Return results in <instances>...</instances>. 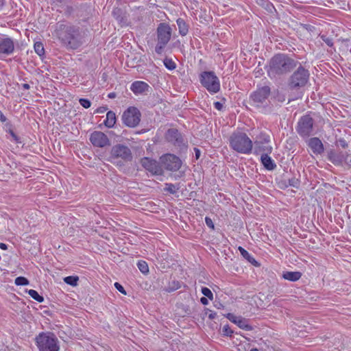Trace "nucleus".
<instances>
[{
	"label": "nucleus",
	"instance_id": "obj_1",
	"mask_svg": "<svg viewBox=\"0 0 351 351\" xmlns=\"http://www.w3.org/2000/svg\"><path fill=\"white\" fill-rule=\"evenodd\" d=\"M295 66L293 60L286 55L278 54L271 59L267 73L270 77H275L276 75L289 72Z\"/></svg>",
	"mask_w": 351,
	"mask_h": 351
},
{
	"label": "nucleus",
	"instance_id": "obj_2",
	"mask_svg": "<svg viewBox=\"0 0 351 351\" xmlns=\"http://www.w3.org/2000/svg\"><path fill=\"white\" fill-rule=\"evenodd\" d=\"M230 147L235 152L249 154L253 149V142L243 132H234L230 136Z\"/></svg>",
	"mask_w": 351,
	"mask_h": 351
},
{
	"label": "nucleus",
	"instance_id": "obj_3",
	"mask_svg": "<svg viewBox=\"0 0 351 351\" xmlns=\"http://www.w3.org/2000/svg\"><path fill=\"white\" fill-rule=\"evenodd\" d=\"M36 342L39 351H59L58 339L52 333H40L36 337Z\"/></svg>",
	"mask_w": 351,
	"mask_h": 351
},
{
	"label": "nucleus",
	"instance_id": "obj_4",
	"mask_svg": "<svg viewBox=\"0 0 351 351\" xmlns=\"http://www.w3.org/2000/svg\"><path fill=\"white\" fill-rule=\"evenodd\" d=\"M58 36L62 43L71 49H77L82 44L78 31L73 27L66 28L65 32L60 33Z\"/></svg>",
	"mask_w": 351,
	"mask_h": 351
},
{
	"label": "nucleus",
	"instance_id": "obj_5",
	"mask_svg": "<svg viewBox=\"0 0 351 351\" xmlns=\"http://www.w3.org/2000/svg\"><path fill=\"white\" fill-rule=\"evenodd\" d=\"M171 36V27L166 23H160L157 28L158 43L155 48V51L158 54H160L162 52L163 49L170 40Z\"/></svg>",
	"mask_w": 351,
	"mask_h": 351
},
{
	"label": "nucleus",
	"instance_id": "obj_6",
	"mask_svg": "<svg viewBox=\"0 0 351 351\" xmlns=\"http://www.w3.org/2000/svg\"><path fill=\"white\" fill-rule=\"evenodd\" d=\"M200 82L210 93H217L220 90V82L213 71H204L200 75Z\"/></svg>",
	"mask_w": 351,
	"mask_h": 351
},
{
	"label": "nucleus",
	"instance_id": "obj_7",
	"mask_svg": "<svg viewBox=\"0 0 351 351\" xmlns=\"http://www.w3.org/2000/svg\"><path fill=\"white\" fill-rule=\"evenodd\" d=\"M132 158L130 149L123 145L117 144L114 145L110 150L109 161L114 163L117 159L123 160H130Z\"/></svg>",
	"mask_w": 351,
	"mask_h": 351
},
{
	"label": "nucleus",
	"instance_id": "obj_8",
	"mask_svg": "<svg viewBox=\"0 0 351 351\" xmlns=\"http://www.w3.org/2000/svg\"><path fill=\"white\" fill-rule=\"evenodd\" d=\"M308 79V71L300 66L291 76L289 85L291 88L302 87L306 84Z\"/></svg>",
	"mask_w": 351,
	"mask_h": 351
},
{
	"label": "nucleus",
	"instance_id": "obj_9",
	"mask_svg": "<svg viewBox=\"0 0 351 351\" xmlns=\"http://www.w3.org/2000/svg\"><path fill=\"white\" fill-rule=\"evenodd\" d=\"M122 119L125 125L134 128L141 121L140 111L135 107H130L123 112Z\"/></svg>",
	"mask_w": 351,
	"mask_h": 351
},
{
	"label": "nucleus",
	"instance_id": "obj_10",
	"mask_svg": "<svg viewBox=\"0 0 351 351\" xmlns=\"http://www.w3.org/2000/svg\"><path fill=\"white\" fill-rule=\"evenodd\" d=\"M162 165L169 171H176L180 169L182 165L181 160L176 156L171 154H166L160 158Z\"/></svg>",
	"mask_w": 351,
	"mask_h": 351
},
{
	"label": "nucleus",
	"instance_id": "obj_11",
	"mask_svg": "<svg viewBox=\"0 0 351 351\" xmlns=\"http://www.w3.org/2000/svg\"><path fill=\"white\" fill-rule=\"evenodd\" d=\"M263 141H259L258 138H256L253 143L254 153L255 154H270L272 151V147L268 145L270 141L269 136L266 134H262Z\"/></svg>",
	"mask_w": 351,
	"mask_h": 351
},
{
	"label": "nucleus",
	"instance_id": "obj_12",
	"mask_svg": "<svg viewBox=\"0 0 351 351\" xmlns=\"http://www.w3.org/2000/svg\"><path fill=\"white\" fill-rule=\"evenodd\" d=\"M313 120L308 116L302 117L298 123V132L303 137H308L313 131Z\"/></svg>",
	"mask_w": 351,
	"mask_h": 351
},
{
	"label": "nucleus",
	"instance_id": "obj_13",
	"mask_svg": "<svg viewBox=\"0 0 351 351\" xmlns=\"http://www.w3.org/2000/svg\"><path fill=\"white\" fill-rule=\"evenodd\" d=\"M270 94V88L269 86H265L257 88L250 95V99L254 105L256 107L261 106L266 101Z\"/></svg>",
	"mask_w": 351,
	"mask_h": 351
},
{
	"label": "nucleus",
	"instance_id": "obj_14",
	"mask_svg": "<svg viewBox=\"0 0 351 351\" xmlns=\"http://www.w3.org/2000/svg\"><path fill=\"white\" fill-rule=\"evenodd\" d=\"M89 139L93 145L97 147H104L110 144L108 137L100 131L93 132L90 134Z\"/></svg>",
	"mask_w": 351,
	"mask_h": 351
},
{
	"label": "nucleus",
	"instance_id": "obj_15",
	"mask_svg": "<svg viewBox=\"0 0 351 351\" xmlns=\"http://www.w3.org/2000/svg\"><path fill=\"white\" fill-rule=\"evenodd\" d=\"M141 163L146 170L152 174L161 175L162 173V169L161 166L154 159L145 157L141 159Z\"/></svg>",
	"mask_w": 351,
	"mask_h": 351
},
{
	"label": "nucleus",
	"instance_id": "obj_16",
	"mask_svg": "<svg viewBox=\"0 0 351 351\" xmlns=\"http://www.w3.org/2000/svg\"><path fill=\"white\" fill-rule=\"evenodd\" d=\"M14 44L12 38L5 36H0V56H8L13 53Z\"/></svg>",
	"mask_w": 351,
	"mask_h": 351
},
{
	"label": "nucleus",
	"instance_id": "obj_17",
	"mask_svg": "<svg viewBox=\"0 0 351 351\" xmlns=\"http://www.w3.org/2000/svg\"><path fill=\"white\" fill-rule=\"evenodd\" d=\"M226 317L232 322L237 324L240 328L250 331L252 327L248 324V321L241 317H238L232 313H228Z\"/></svg>",
	"mask_w": 351,
	"mask_h": 351
},
{
	"label": "nucleus",
	"instance_id": "obj_18",
	"mask_svg": "<svg viewBox=\"0 0 351 351\" xmlns=\"http://www.w3.org/2000/svg\"><path fill=\"white\" fill-rule=\"evenodd\" d=\"M166 138L176 146H180L182 143L181 134L176 129L168 130L166 133Z\"/></svg>",
	"mask_w": 351,
	"mask_h": 351
},
{
	"label": "nucleus",
	"instance_id": "obj_19",
	"mask_svg": "<svg viewBox=\"0 0 351 351\" xmlns=\"http://www.w3.org/2000/svg\"><path fill=\"white\" fill-rule=\"evenodd\" d=\"M149 88V86L145 82L136 81L134 82L130 86V90L135 94H142L147 92Z\"/></svg>",
	"mask_w": 351,
	"mask_h": 351
},
{
	"label": "nucleus",
	"instance_id": "obj_20",
	"mask_svg": "<svg viewBox=\"0 0 351 351\" xmlns=\"http://www.w3.org/2000/svg\"><path fill=\"white\" fill-rule=\"evenodd\" d=\"M308 145L312 152L315 154H320L324 152V145L318 138L314 137L310 138Z\"/></svg>",
	"mask_w": 351,
	"mask_h": 351
},
{
	"label": "nucleus",
	"instance_id": "obj_21",
	"mask_svg": "<svg viewBox=\"0 0 351 351\" xmlns=\"http://www.w3.org/2000/svg\"><path fill=\"white\" fill-rule=\"evenodd\" d=\"M269 154H262L261 156V162L267 170H274L276 167V165L271 158L269 156Z\"/></svg>",
	"mask_w": 351,
	"mask_h": 351
},
{
	"label": "nucleus",
	"instance_id": "obj_22",
	"mask_svg": "<svg viewBox=\"0 0 351 351\" xmlns=\"http://www.w3.org/2000/svg\"><path fill=\"white\" fill-rule=\"evenodd\" d=\"M116 121L117 118L115 113L112 111H108L106 114V118L104 122V124L106 127L112 128L116 123Z\"/></svg>",
	"mask_w": 351,
	"mask_h": 351
},
{
	"label": "nucleus",
	"instance_id": "obj_23",
	"mask_svg": "<svg viewBox=\"0 0 351 351\" xmlns=\"http://www.w3.org/2000/svg\"><path fill=\"white\" fill-rule=\"evenodd\" d=\"M302 276V274L299 271H286L282 274V277L287 280L295 282Z\"/></svg>",
	"mask_w": 351,
	"mask_h": 351
},
{
	"label": "nucleus",
	"instance_id": "obj_24",
	"mask_svg": "<svg viewBox=\"0 0 351 351\" xmlns=\"http://www.w3.org/2000/svg\"><path fill=\"white\" fill-rule=\"evenodd\" d=\"M176 23L178 27L180 34L182 36H186L189 32V26L184 20L179 18L177 19Z\"/></svg>",
	"mask_w": 351,
	"mask_h": 351
},
{
	"label": "nucleus",
	"instance_id": "obj_25",
	"mask_svg": "<svg viewBox=\"0 0 351 351\" xmlns=\"http://www.w3.org/2000/svg\"><path fill=\"white\" fill-rule=\"evenodd\" d=\"M238 250L244 258L247 260L252 265L255 266L258 265V262L255 260V258L243 247L240 246L239 247Z\"/></svg>",
	"mask_w": 351,
	"mask_h": 351
},
{
	"label": "nucleus",
	"instance_id": "obj_26",
	"mask_svg": "<svg viewBox=\"0 0 351 351\" xmlns=\"http://www.w3.org/2000/svg\"><path fill=\"white\" fill-rule=\"evenodd\" d=\"M35 52L39 56H43L45 54V49L41 42H36L34 45Z\"/></svg>",
	"mask_w": 351,
	"mask_h": 351
},
{
	"label": "nucleus",
	"instance_id": "obj_27",
	"mask_svg": "<svg viewBox=\"0 0 351 351\" xmlns=\"http://www.w3.org/2000/svg\"><path fill=\"white\" fill-rule=\"evenodd\" d=\"M27 293L34 300L38 302H43L44 301L43 297L40 295L36 290L29 289L27 291Z\"/></svg>",
	"mask_w": 351,
	"mask_h": 351
},
{
	"label": "nucleus",
	"instance_id": "obj_28",
	"mask_svg": "<svg viewBox=\"0 0 351 351\" xmlns=\"http://www.w3.org/2000/svg\"><path fill=\"white\" fill-rule=\"evenodd\" d=\"M163 62L165 67L170 71L174 70L176 68V64L171 58H165Z\"/></svg>",
	"mask_w": 351,
	"mask_h": 351
},
{
	"label": "nucleus",
	"instance_id": "obj_29",
	"mask_svg": "<svg viewBox=\"0 0 351 351\" xmlns=\"http://www.w3.org/2000/svg\"><path fill=\"white\" fill-rule=\"evenodd\" d=\"M79 278L77 276H69L64 278V281L67 285L71 286H76Z\"/></svg>",
	"mask_w": 351,
	"mask_h": 351
},
{
	"label": "nucleus",
	"instance_id": "obj_30",
	"mask_svg": "<svg viewBox=\"0 0 351 351\" xmlns=\"http://www.w3.org/2000/svg\"><path fill=\"white\" fill-rule=\"evenodd\" d=\"M179 187L171 183H166L165 191L170 193L171 194H175L178 191Z\"/></svg>",
	"mask_w": 351,
	"mask_h": 351
},
{
	"label": "nucleus",
	"instance_id": "obj_31",
	"mask_svg": "<svg viewBox=\"0 0 351 351\" xmlns=\"http://www.w3.org/2000/svg\"><path fill=\"white\" fill-rule=\"evenodd\" d=\"M138 268L143 274L149 272V267L147 263L144 261H139L137 263Z\"/></svg>",
	"mask_w": 351,
	"mask_h": 351
},
{
	"label": "nucleus",
	"instance_id": "obj_32",
	"mask_svg": "<svg viewBox=\"0 0 351 351\" xmlns=\"http://www.w3.org/2000/svg\"><path fill=\"white\" fill-rule=\"evenodd\" d=\"M14 283L16 285H18V286H24V285H29V282L26 278L23 277V276H19L15 279Z\"/></svg>",
	"mask_w": 351,
	"mask_h": 351
},
{
	"label": "nucleus",
	"instance_id": "obj_33",
	"mask_svg": "<svg viewBox=\"0 0 351 351\" xmlns=\"http://www.w3.org/2000/svg\"><path fill=\"white\" fill-rule=\"evenodd\" d=\"M202 293L207 297L210 300H213V294L212 291L207 287H202Z\"/></svg>",
	"mask_w": 351,
	"mask_h": 351
},
{
	"label": "nucleus",
	"instance_id": "obj_34",
	"mask_svg": "<svg viewBox=\"0 0 351 351\" xmlns=\"http://www.w3.org/2000/svg\"><path fill=\"white\" fill-rule=\"evenodd\" d=\"M223 335L227 336V337H231L233 334V330L230 328V327L228 325H225L223 327L222 330Z\"/></svg>",
	"mask_w": 351,
	"mask_h": 351
},
{
	"label": "nucleus",
	"instance_id": "obj_35",
	"mask_svg": "<svg viewBox=\"0 0 351 351\" xmlns=\"http://www.w3.org/2000/svg\"><path fill=\"white\" fill-rule=\"evenodd\" d=\"M79 102L84 108H88L91 105L90 101L87 99L82 98L79 100Z\"/></svg>",
	"mask_w": 351,
	"mask_h": 351
},
{
	"label": "nucleus",
	"instance_id": "obj_36",
	"mask_svg": "<svg viewBox=\"0 0 351 351\" xmlns=\"http://www.w3.org/2000/svg\"><path fill=\"white\" fill-rule=\"evenodd\" d=\"M173 286L169 287V291H173L175 290H177L181 287L180 283L178 281H173L172 282Z\"/></svg>",
	"mask_w": 351,
	"mask_h": 351
},
{
	"label": "nucleus",
	"instance_id": "obj_37",
	"mask_svg": "<svg viewBox=\"0 0 351 351\" xmlns=\"http://www.w3.org/2000/svg\"><path fill=\"white\" fill-rule=\"evenodd\" d=\"M114 287L119 291L121 292V293L124 294V295H126V291L124 289L123 287L119 284V282H115L114 283Z\"/></svg>",
	"mask_w": 351,
	"mask_h": 351
},
{
	"label": "nucleus",
	"instance_id": "obj_38",
	"mask_svg": "<svg viewBox=\"0 0 351 351\" xmlns=\"http://www.w3.org/2000/svg\"><path fill=\"white\" fill-rule=\"evenodd\" d=\"M289 184L290 186H293L294 187L298 188L299 186V181L298 179L291 178L289 180Z\"/></svg>",
	"mask_w": 351,
	"mask_h": 351
},
{
	"label": "nucleus",
	"instance_id": "obj_39",
	"mask_svg": "<svg viewBox=\"0 0 351 351\" xmlns=\"http://www.w3.org/2000/svg\"><path fill=\"white\" fill-rule=\"evenodd\" d=\"M205 222L208 227L210 228L211 229H214V223L210 217H206L205 218Z\"/></svg>",
	"mask_w": 351,
	"mask_h": 351
},
{
	"label": "nucleus",
	"instance_id": "obj_40",
	"mask_svg": "<svg viewBox=\"0 0 351 351\" xmlns=\"http://www.w3.org/2000/svg\"><path fill=\"white\" fill-rule=\"evenodd\" d=\"M10 133L14 141L16 143H21L19 138L12 130H10Z\"/></svg>",
	"mask_w": 351,
	"mask_h": 351
},
{
	"label": "nucleus",
	"instance_id": "obj_41",
	"mask_svg": "<svg viewBox=\"0 0 351 351\" xmlns=\"http://www.w3.org/2000/svg\"><path fill=\"white\" fill-rule=\"evenodd\" d=\"M108 110L106 106H100L96 110V113H104Z\"/></svg>",
	"mask_w": 351,
	"mask_h": 351
},
{
	"label": "nucleus",
	"instance_id": "obj_42",
	"mask_svg": "<svg viewBox=\"0 0 351 351\" xmlns=\"http://www.w3.org/2000/svg\"><path fill=\"white\" fill-rule=\"evenodd\" d=\"M214 106L218 110H221L223 108V104L221 103H220L219 101L214 102Z\"/></svg>",
	"mask_w": 351,
	"mask_h": 351
},
{
	"label": "nucleus",
	"instance_id": "obj_43",
	"mask_svg": "<svg viewBox=\"0 0 351 351\" xmlns=\"http://www.w3.org/2000/svg\"><path fill=\"white\" fill-rule=\"evenodd\" d=\"M0 121L3 123L6 121V117L2 113V112L0 110Z\"/></svg>",
	"mask_w": 351,
	"mask_h": 351
},
{
	"label": "nucleus",
	"instance_id": "obj_44",
	"mask_svg": "<svg viewBox=\"0 0 351 351\" xmlns=\"http://www.w3.org/2000/svg\"><path fill=\"white\" fill-rule=\"evenodd\" d=\"M200 301H201L202 304H204V305H206L208 303V299L206 298H204V297L200 299Z\"/></svg>",
	"mask_w": 351,
	"mask_h": 351
},
{
	"label": "nucleus",
	"instance_id": "obj_45",
	"mask_svg": "<svg viewBox=\"0 0 351 351\" xmlns=\"http://www.w3.org/2000/svg\"><path fill=\"white\" fill-rule=\"evenodd\" d=\"M324 40L328 46H332L333 45V43L331 39L326 38V40Z\"/></svg>",
	"mask_w": 351,
	"mask_h": 351
},
{
	"label": "nucleus",
	"instance_id": "obj_46",
	"mask_svg": "<svg viewBox=\"0 0 351 351\" xmlns=\"http://www.w3.org/2000/svg\"><path fill=\"white\" fill-rule=\"evenodd\" d=\"M0 248L1 250H5L8 249V246L5 243H0Z\"/></svg>",
	"mask_w": 351,
	"mask_h": 351
},
{
	"label": "nucleus",
	"instance_id": "obj_47",
	"mask_svg": "<svg viewBox=\"0 0 351 351\" xmlns=\"http://www.w3.org/2000/svg\"><path fill=\"white\" fill-rule=\"evenodd\" d=\"M21 86L24 90H28L30 88V86L28 84H23Z\"/></svg>",
	"mask_w": 351,
	"mask_h": 351
},
{
	"label": "nucleus",
	"instance_id": "obj_48",
	"mask_svg": "<svg viewBox=\"0 0 351 351\" xmlns=\"http://www.w3.org/2000/svg\"><path fill=\"white\" fill-rule=\"evenodd\" d=\"M196 158H198L200 154V152L198 149L195 148Z\"/></svg>",
	"mask_w": 351,
	"mask_h": 351
},
{
	"label": "nucleus",
	"instance_id": "obj_49",
	"mask_svg": "<svg viewBox=\"0 0 351 351\" xmlns=\"http://www.w3.org/2000/svg\"><path fill=\"white\" fill-rule=\"evenodd\" d=\"M116 96L115 93H110L108 94V97L109 98H114Z\"/></svg>",
	"mask_w": 351,
	"mask_h": 351
},
{
	"label": "nucleus",
	"instance_id": "obj_50",
	"mask_svg": "<svg viewBox=\"0 0 351 351\" xmlns=\"http://www.w3.org/2000/svg\"><path fill=\"white\" fill-rule=\"evenodd\" d=\"M262 134H264V133L263 132H261L256 138H258V139L259 141H263V137L261 136Z\"/></svg>",
	"mask_w": 351,
	"mask_h": 351
},
{
	"label": "nucleus",
	"instance_id": "obj_51",
	"mask_svg": "<svg viewBox=\"0 0 351 351\" xmlns=\"http://www.w3.org/2000/svg\"><path fill=\"white\" fill-rule=\"evenodd\" d=\"M215 315H216V313H210L209 315V318L210 319H214L215 317Z\"/></svg>",
	"mask_w": 351,
	"mask_h": 351
},
{
	"label": "nucleus",
	"instance_id": "obj_52",
	"mask_svg": "<svg viewBox=\"0 0 351 351\" xmlns=\"http://www.w3.org/2000/svg\"><path fill=\"white\" fill-rule=\"evenodd\" d=\"M56 1L59 3H62V2L65 1L66 0H56Z\"/></svg>",
	"mask_w": 351,
	"mask_h": 351
},
{
	"label": "nucleus",
	"instance_id": "obj_53",
	"mask_svg": "<svg viewBox=\"0 0 351 351\" xmlns=\"http://www.w3.org/2000/svg\"><path fill=\"white\" fill-rule=\"evenodd\" d=\"M250 351H259V350L256 348H253Z\"/></svg>",
	"mask_w": 351,
	"mask_h": 351
},
{
	"label": "nucleus",
	"instance_id": "obj_54",
	"mask_svg": "<svg viewBox=\"0 0 351 351\" xmlns=\"http://www.w3.org/2000/svg\"><path fill=\"white\" fill-rule=\"evenodd\" d=\"M112 13H113V14L115 16V14H116V12H115V10H114V11L112 12Z\"/></svg>",
	"mask_w": 351,
	"mask_h": 351
}]
</instances>
